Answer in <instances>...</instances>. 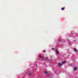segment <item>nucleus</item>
Here are the masks:
<instances>
[{
    "label": "nucleus",
    "mask_w": 78,
    "mask_h": 78,
    "mask_svg": "<svg viewBox=\"0 0 78 78\" xmlns=\"http://www.w3.org/2000/svg\"><path fill=\"white\" fill-rule=\"evenodd\" d=\"M58 65H59V66H60V67H62V63H59L58 64Z\"/></svg>",
    "instance_id": "obj_1"
},
{
    "label": "nucleus",
    "mask_w": 78,
    "mask_h": 78,
    "mask_svg": "<svg viewBox=\"0 0 78 78\" xmlns=\"http://www.w3.org/2000/svg\"><path fill=\"white\" fill-rule=\"evenodd\" d=\"M39 58H41V59H42V58H43V57L42 56H41V55H39Z\"/></svg>",
    "instance_id": "obj_2"
},
{
    "label": "nucleus",
    "mask_w": 78,
    "mask_h": 78,
    "mask_svg": "<svg viewBox=\"0 0 78 78\" xmlns=\"http://www.w3.org/2000/svg\"><path fill=\"white\" fill-rule=\"evenodd\" d=\"M56 53H57V55H58L59 54V51H58L57 50H56Z\"/></svg>",
    "instance_id": "obj_3"
},
{
    "label": "nucleus",
    "mask_w": 78,
    "mask_h": 78,
    "mask_svg": "<svg viewBox=\"0 0 78 78\" xmlns=\"http://www.w3.org/2000/svg\"><path fill=\"white\" fill-rule=\"evenodd\" d=\"M74 51H76V52L77 51V50H76V48H74Z\"/></svg>",
    "instance_id": "obj_4"
},
{
    "label": "nucleus",
    "mask_w": 78,
    "mask_h": 78,
    "mask_svg": "<svg viewBox=\"0 0 78 78\" xmlns=\"http://www.w3.org/2000/svg\"><path fill=\"white\" fill-rule=\"evenodd\" d=\"M74 69L75 70H77V68H75V67H74Z\"/></svg>",
    "instance_id": "obj_5"
},
{
    "label": "nucleus",
    "mask_w": 78,
    "mask_h": 78,
    "mask_svg": "<svg viewBox=\"0 0 78 78\" xmlns=\"http://www.w3.org/2000/svg\"><path fill=\"white\" fill-rule=\"evenodd\" d=\"M66 62V61H64L62 62V64H64V63H65Z\"/></svg>",
    "instance_id": "obj_6"
},
{
    "label": "nucleus",
    "mask_w": 78,
    "mask_h": 78,
    "mask_svg": "<svg viewBox=\"0 0 78 78\" xmlns=\"http://www.w3.org/2000/svg\"><path fill=\"white\" fill-rule=\"evenodd\" d=\"M27 74H28V75H31V73H27Z\"/></svg>",
    "instance_id": "obj_7"
},
{
    "label": "nucleus",
    "mask_w": 78,
    "mask_h": 78,
    "mask_svg": "<svg viewBox=\"0 0 78 78\" xmlns=\"http://www.w3.org/2000/svg\"><path fill=\"white\" fill-rule=\"evenodd\" d=\"M44 73H45V74H47L48 73H47V71H45L44 72Z\"/></svg>",
    "instance_id": "obj_8"
},
{
    "label": "nucleus",
    "mask_w": 78,
    "mask_h": 78,
    "mask_svg": "<svg viewBox=\"0 0 78 78\" xmlns=\"http://www.w3.org/2000/svg\"><path fill=\"white\" fill-rule=\"evenodd\" d=\"M47 60L48 61V57H46V59H45V60Z\"/></svg>",
    "instance_id": "obj_9"
},
{
    "label": "nucleus",
    "mask_w": 78,
    "mask_h": 78,
    "mask_svg": "<svg viewBox=\"0 0 78 78\" xmlns=\"http://www.w3.org/2000/svg\"><path fill=\"white\" fill-rule=\"evenodd\" d=\"M61 9H62V10H64V8H62Z\"/></svg>",
    "instance_id": "obj_10"
},
{
    "label": "nucleus",
    "mask_w": 78,
    "mask_h": 78,
    "mask_svg": "<svg viewBox=\"0 0 78 78\" xmlns=\"http://www.w3.org/2000/svg\"><path fill=\"white\" fill-rule=\"evenodd\" d=\"M43 52H44V53H45V50H44V51H43Z\"/></svg>",
    "instance_id": "obj_11"
},
{
    "label": "nucleus",
    "mask_w": 78,
    "mask_h": 78,
    "mask_svg": "<svg viewBox=\"0 0 78 78\" xmlns=\"http://www.w3.org/2000/svg\"><path fill=\"white\" fill-rule=\"evenodd\" d=\"M59 41H61V39L60 38L59 39Z\"/></svg>",
    "instance_id": "obj_12"
},
{
    "label": "nucleus",
    "mask_w": 78,
    "mask_h": 78,
    "mask_svg": "<svg viewBox=\"0 0 78 78\" xmlns=\"http://www.w3.org/2000/svg\"><path fill=\"white\" fill-rule=\"evenodd\" d=\"M51 49H52V50H55V49L53 48H52Z\"/></svg>",
    "instance_id": "obj_13"
},
{
    "label": "nucleus",
    "mask_w": 78,
    "mask_h": 78,
    "mask_svg": "<svg viewBox=\"0 0 78 78\" xmlns=\"http://www.w3.org/2000/svg\"><path fill=\"white\" fill-rule=\"evenodd\" d=\"M36 66L37 67V65H36Z\"/></svg>",
    "instance_id": "obj_14"
}]
</instances>
